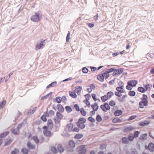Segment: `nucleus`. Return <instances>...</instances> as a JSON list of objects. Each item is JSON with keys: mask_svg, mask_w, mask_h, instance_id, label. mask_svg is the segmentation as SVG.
I'll return each instance as SVG.
<instances>
[{"mask_svg": "<svg viewBox=\"0 0 154 154\" xmlns=\"http://www.w3.org/2000/svg\"><path fill=\"white\" fill-rule=\"evenodd\" d=\"M57 83V82L56 81H54L52 82L46 87V89H48L50 88L55 86Z\"/></svg>", "mask_w": 154, "mask_h": 154, "instance_id": "19", "label": "nucleus"}, {"mask_svg": "<svg viewBox=\"0 0 154 154\" xmlns=\"http://www.w3.org/2000/svg\"><path fill=\"white\" fill-rule=\"evenodd\" d=\"M140 133V132L139 131H135L134 134V138H136L137 137Z\"/></svg>", "mask_w": 154, "mask_h": 154, "instance_id": "52", "label": "nucleus"}, {"mask_svg": "<svg viewBox=\"0 0 154 154\" xmlns=\"http://www.w3.org/2000/svg\"><path fill=\"white\" fill-rule=\"evenodd\" d=\"M147 134L146 133L141 134L140 137V139L141 140H144L146 139Z\"/></svg>", "mask_w": 154, "mask_h": 154, "instance_id": "33", "label": "nucleus"}, {"mask_svg": "<svg viewBox=\"0 0 154 154\" xmlns=\"http://www.w3.org/2000/svg\"><path fill=\"white\" fill-rule=\"evenodd\" d=\"M120 92L119 91H116L115 93V95L117 97H120L122 96V94H120Z\"/></svg>", "mask_w": 154, "mask_h": 154, "instance_id": "64", "label": "nucleus"}, {"mask_svg": "<svg viewBox=\"0 0 154 154\" xmlns=\"http://www.w3.org/2000/svg\"><path fill=\"white\" fill-rule=\"evenodd\" d=\"M70 35V32L69 31H68V33L66 37V42H69V41Z\"/></svg>", "mask_w": 154, "mask_h": 154, "instance_id": "57", "label": "nucleus"}, {"mask_svg": "<svg viewBox=\"0 0 154 154\" xmlns=\"http://www.w3.org/2000/svg\"><path fill=\"white\" fill-rule=\"evenodd\" d=\"M82 71L83 73H87L88 71V70L86 67H84L82 68Z\"/></svg>", "mask_w": 154, "mask_h": 154, "instance_id": "53", "label": "nucleus"}, {"mask_svg": "<svg viewBox=\"0 0 154 154\" xmlns=\"http://www.w3.org/2000/svg\"><path fill=\"white\" fill-rule=\"evenodd\" d=\"M74 108L75 109V110L77 112H79L80 111L79 106L77 104H75L74 105Z\"/></svg>", "mask_w": 154, "mask_h": 154, "instance_id": "58", "label": "nucleus"}, {"mask_svg": "<svg viewBox=\"0 0 154 154\" xmlns=\"http://www.w3.org/2000/svg\"><path fill=\"white\" fill-rule=\"evenodd\" d=\"M19 150L16 148H15L11 152V154H17L19 153Z\"/></svg>", "mask_w": 154, "mask_h": 154, "instance_id": "47", "label": "nucleus"}, {"mask_svg": "<svg viewBox=\"0 0 154 154\" xmlns=\"http://www.w3.org/2000/svg\"><path fill=\"white\" fill-rule=\"evenodd\" d=\"M92 109L95 111H97L99 108V106L96 103H95L94 104L91 105Z\"/></svg>", "mask_w": 154, "mask_h": 154, "instance_id": "21", "label": "nucleus"}, {"mask_svg": "<svg viewBox=\"0 0 154 154\" xmlns=\"http://www.w3.org/2000/svg\"><path fill=\"white\" fill-rule=\"evenodd\" d=\"M60 113V112H57L56 113V117H57V119L60 120L63 119V116Z\"/></svg>", "mask_w": 154, "mask_h": 154, "instance_id": "24", "label": "nucleus"}, {"mask_svg": "<svg viewBox=\"0 0 154 154\" xmlns=\"http://www.w3.org/2000/svg\"><path fill=\"white\" fill-rule=\"evenodd\" d=\"M141 101L145 103V105H147V103L148 104V97L147 95L145 94L143 95V97L141 98Z\"/></svg>", "mask_w": 154, "mask_h": 154, "instance_id": "14", "label": "nucleus"}, {"mask_svg": "<svg viewBox=\"0 0 154 154\" xmlns=\"http://www.w3.org/2000/svg\"><path fill=\"white\" fill-rule=\"evenodd\" d=\"M85 118L82 117L80 118L76 123V124L77 127L81 129L84 128L85 127V125L84 124L86 122Z\"/></svg>", "mask_w": 154, "mask_h": 154, "instance_id": "2", "label": "nucleus"}, {"mask_svg": "<svg viewBox=\"0 0 154 154\" xmlns=\"http://www.w3.org/2000/svg\"><path fill=\"white\" fill-rule=\"evenodd\" d=\"M11 133L14 135H19L20 133V131L17 128H12L11 129Z\"/></svg>", "mask_w": 154, "mask_h": 154, "instance_id": "16", "label": "nucleus"}, {"mask_svg": "<svg viewBox=\"0 0 154 154\" xmlns=\"http://www.w3.org/2000/svg\"><path fill=\"white\" fill-rule=\"evenodd\" d=\"M137 117V116L132 115L130 116L128 119V121H131L135 119Z\"/></svg>", "mask_w": 154, "mask_h": 154, "instance_id": "62", "label": "nucleus"}, {"mask_svg": "<svg viewBox=\"0 0 154 154\" xmlns=\"http://www.w3.org/2000/svg\"><path fill=\"white\" fill-rule=\"evenodd\" d=\"M145 149H149L151 152L154 151V144L152 142H150L148 146H145Z\"/></svg>", "mask_w": 154, "mask_h": 154, "instance_id": "8", "label": "nucleus"}, {"mask_svg": "<svg viewBox=\"0 0 154 154\" xmlns=\"http://www.w3.org/2000/svg\"><path fill=\"white\" fill-rule=\"evenodd\" d=\"M12 142L11 139L7 140L6 139L5 142L4 146H7L9 145Z\"/></svg>", "mask_w": 154, "mask_h": 154, "instance_id": "44", "label": "nucleus"}, {"mask_svg": "<svg viewBox=\"0 0 154 154\" xmlns=\"http://www.w3.org/2000/svg\"><path fill=\"white\" fill-rule=\"evenodd\" d=\"M79 154H85L86 152V149L85 145H81L78 147Z\"/></svg>", "mask_w": 154, "mask_h": 154, "instance_id": "6", "label": "nucleus"}, {"mask_svg": "<svg viewBox=\"0 0 154 154\" xmlns=\"http://www.w3.org/2000/svg\"><path fill=\"white\" fill-rule=\"evenodd\" d=\"M103 74L104 76H105V79H108L109 76V73H108L106 71H105L104 72Z\"/></svg>", "mask_w": 154, "mask_h": 154, "instance_id": "60", "label": "nucleus"}, {"mask_svg": "<svg viewBox=\"0 0 154 154\" xmlns=\"http://www.w3.org/2000/svg\"><path fill=\"white\" fill-rule=\"evenodd\" d=\"M109 105L112 106H114L116 105V103L113 100H111L109 102Z\"/></svg>", "mask_w": 154, "mask_h": 154, "instance_id": "49", "label": "nucleus"}, {"mask_svg": "<svg viewBox=\"0 0 154 154\" xmlns=\"http://www.w3.org/2000/svg\"><path fill=\"white\" fill-rule=\"evenodd\" d=\"M115 69V68H112L110 69H107L106 71L108 73H109L113 72H114Z\"/></svg>", "mask_w": 154, "mask_h": 154, "instance_id": "55", "label": "nucleus"}, {"mask_svg": "<svg viewBox=\"0 0 154 154\" xmlns=\"http://www.w3.org/2000/svg\"><path fill=\"white\" fill-rule=\"evenodd\" d=\"M57 108L58 111L57 112L62 113L64 111V108L60 104H58L57 105Z\"/></svg>", "mask_w": 154, "mask_h": 154, "instance_id": "11", "label": "nucleus"}, {"mask_svg": "<svg viewBox=\"0 0 154 154\" xmlns=\"http://www.w3.org/2000/svg\"><path fill=\"white\" fill-rule=\"evenodd\" d=\"M135 129V128L132 126H129L125 128L123 130V132L126 133L129 131H132Z\"/></svg>", "mask_w": 154, "mask_h": 154, "instance_id": "9", "label": "nucleus"}, {"mask_svg": "<svg viewBox=\"0 0 154 154\" xmlns=\"http://www.w3.org/2000/svg\"><path fill=\"white\" fill-rule=\"evenodd\" d=\"M143 87L146 90V91H147L149 89H150L151 88L152 85L151 84L147 83L146 84H144Z\"/></svg>", "mask_w": 154, "mask_h": 154, "instance_id": "20", "label": "nucleus"}, {"mask_svg": "<svg viewBox=\"0 0 154 154\" xmlns=\"http://www.w3.org/2000/svg\"><path fill=\"white\" fill-rule=\"evenodd\" d=\"M126 88L127 90H129V91H131V90H132V87L131 86V85L130 84L129 85V84H128V82H127V86L126 87Z\"/></svg>", "mask_w": 154, "mask_h": 154, "instance_id": "59", "label": "nucleus"}, {"mask_svg": "<svg viewBox=\"0 0 154 154\" xmlns=\"http://www.w3.org/2000/svg\"><path fill=\"white\" fill-rule=\"evenodd\" d=\"M122 113V111L120 109L117 110L114 112V114L116 116H119Z\"/></svg>", "mask_w": 154, "mask_h": 154, "instance_id": "22", "label": "nucleus"}, {"mask_svg": "<svg viewBox=\"0 0 154 154\" xmlns=\"http://www.w3.org/2000/svg\"><path fill=\"white\" fill-rule=\"evenodd\" d=\"M52 92H51L49 93L48 94H47L45 96H44L42 97L41 98V100H44L45 99L47 98L48 97L49 95L51 96L52 95Z\"/></svg>", "mask_w": 154, "mask_h": 154, "instance_id": "43", "label": "nucleus"}, {"mask_svg": "<svg viewBox=\"0 0 154 154\" xmlns=\"http://www.w3.org/2000/svg\"><path fill=\"white\" fill-rule=\"evenodd\" d=\"M122 120L118 117H116L114 118L112 121V122L114 123H116L118 122H121Z\"/></svg>", "mask_w": 154, "mask_h": 154, "instance_id": "30", "label": "nucleus"}, {"mask_svg": "<svg viewBox=\"0 0 154 154\" xmlns=\"http://www.w3.org/2000/svg\"><path fill=\"white\" fill-rule=\"evenodd\" d=\"M83 135L82 134H78L74 136V138L76 139H79L83 137Z\"/></svg>", "mask_w": 154, "mask_h": 154, "instance_id": "36", "label": "nucleus"}, {"mask_svg": "<svg viewBox=\"0 0 154 154\" xmlns=\"http://www.w3.org/2000/svg\"><path fill=\"white\" fill-rule=\"evenodd\" d=\"M9 134L8 131L5 132L0 134V138H3L7 136Z\"/></svg>", "mask_w": 154, "mask_h": 154, "instance_id": "32", "label": "nucleus"}, {"mask_svg": "<svg viewBox=\"0 0 154 154\" xmlns=\"http://www.w3.org/2000/svg\"><path fill=\"white\" fill-rule=\"evenodd\" d=\"M105 95L101 97V100L103 102H105L108 100V97H107Z\"/></svg>", "mask_w": 154, "mask_h": 154, "instance_id": "39", "label": "nucleus"}, {"mask_svg": "<svg viewBox=\"0 0 154 154\" xmlns=\"http://www.w3.org/2000/svg\"><path fill=\"white\" fill-rule=\"evenodd\" d=\"M43 128L44 130L43 132L44 135L47 137H50L51 136V132L48 130V127L47 126H44Z\"/></svg>", "mask_w": 154, "mask_h": 154, "instance_id": "7", "label": "nucleus"}, {"mask_svg": "<svg viewBox=\"0 0 154 154\" xmlns=\"http://www.w3.org/2000/svg\"><path fill=\"white\" fill-rule=\"evenodd\" d=\"M122 141L124 144H128L129 142V140L128 138L126 137H124L122 138Z\"/></svg>", "mask_w": 154, "mask_h": 154, "instance_id": "25", "label": "nucleus"}, {"mask_svg": "<svg viewBox=\"0 0 154 154\" xmlns=\"http://www.w3.org/2000/svg\"><path fill=\"white\" fill-rule=\"evenodd\" d=\"M129 85H131V86L134 87L136 86L137 83V81L136 80H131L128 82Z\"/></svg>", "mask_w": 154, "mask_h": 154, "instance_id": "10", "label": "nucleus"}, {"mask_svg": "<svg viewBox=\"0 0 154 154\" xmlns=\"http://www.w3.org/2000/svg\"><path fill=\"white\" fill-rule=\"evenodd\" d=\"M145 103H144L142 101H141L139 102V107L141 108H143L144 107V106H146L148 105V104L147 103V105H145Z\"/></svg>", "mask_w": 154, "mask_h": 154, "instance_id": "23", "label": "nucleus"}, {"mask_svg": "<svg viewBox=\"0 0 154 154\" xmlns=\"http://www.w3.org/2000/svg\"><path fill=\"white\" fill-rule=\"evenodd\" d=\"M124 71V69L123 68L115 69L114 71L112 74L113 76H118L121 74Z\"/></svg>", "mask_w": 154, "mask_h": 154, "instance_id": "4", "label": "nucleus"}, {"mask_svg": "<svg viewBox=\"0 0 154 154\" xmlns=\"http://www.w3.org/2000/svg\"><path fill=\"white\" fill-rule=\"evenodd\" d=\"M42 18V13L39 11L35 13L34 15L31 17L30 20L33 22H36L40 21Z\"/></svg>", "mask_w": 154, "mask_h": 154, "instance_id": "1", "label": "nucleus"}, {"mask_svg": "<svg viewBox=\"0 0 154 154\" xmlns=\"http://www.w3.org/2000/svg\"><path fill=\"white\" fill-rule=\"evenodd\" d=\"M87 105V106L88 107H90L91 106L90 103L89 101V100L87 101V100H84L83 101Z\"/></svg>", "mask_w": 154, "mask_h": 154, "instance_id": "63", "label": "nucleus"}, {"mask_svg": "<svg viewBox=\"0 0 154 154\" xmlns=\"http://www.w3.org/2000/svg\"><path fill=\"white\" fill-rule=\"evenodd\" d=\"M80 111L81 114L83 116H85L86 115V112L83 108H82L81 109Z\"/></svg>", "mask_w": 154, "mask_h": 154, "instance_id": "45", "label": "nucleus"}, {"mask_svg": "<svg viewBox=\"0 0 154 154\" xmlns=\"http://www.w3.org/2000/svg\"><path fill=\"white\" fill-rule=\"evenodd\" d=\"M47 39H41L40 42H38L36 45H35V49L36 50H38L40 49L43 48L45 46L44 43L45 42L47 41Z\"/></svg>", "mask_w": 154, "mask_h": 154, "instance_id": "3", "label": "nucleus"}, {"mask_svg": "<svg viewBox=\"0 0 154 154\" xmlns=\"http://www.w3.org/2000/svg\"><path fill=\"white\" fill-rule=\"evenodd\" d=\"M106 95L107 97H108V98H110L114 95V93L112 91H110L107 93Z\"/></svg>", "mask_w": 154, "mask_h": 154, "instance_id": "37", "label": "nucleus"}, {"mask_svg": "<svg viewBox=\"0 0 154 154\" xmlns=\"http://www.w3.org/2000/svg\"><path fill=\"white\" fill-rule=\"evenodd\" d=\"M65 109L68 113H70L72 111L71 107L69 106H66L65 107Z\"/></svg>", "mask_w": 154, "mask_h": 154, "instance_id": "35", "label": "nucleus"}, {"mask_svg": "<svg viewBox=\"0 0 154 154\" xmlns=\"http://www.w3.org/2000/svg\"><path fill=\"white\" fill-rule=\"evenodd\" d=\"M54 120L55 124L57 125L60 123V121L59 120V119H57L56 117H54Z\"/></svg>", "mask_w": 154, "mask_h": 154, "instance_id": "51", "label": "nucleus"}, {"mask_svg": "<svg viewBox=\"0 0 154 154\" xmlns=\"http://www.w3.org/2000/svg\"><path fill=\"white\" fill-rule=\"evenodd\" d=\"M128 95L131 97H134L136 95V92L133 91H130L128 93Z\"/></svg>", "mask_w": 154, "mask_h": 154, "instance_id": "42", "label": "nucleus"}, {"mask_svg": "<svg viewBox=\"0 0 154 154\" xmlns=\"http://www.w3.org/2000/svg\"><path fill=\"white\" fill-rule=\"evenodd\" d=\"M69 95L74 98H76L77 97L76 94L73 91H69Z\"/></svg>", "mask_w": 154, "mask_h": 154, "instance_id": "28", "label": "nucleus"}, {"mask_svg": "<svg viewBox=\"0 0 154 154\" xmlns=\"http://www.w3.org/2000/svg\"><path fill=\"white\" fill-rule=\"evenodd\" d=\"M69 144L70 147L72 148H74L75 146V144L74 142L72 140H70L69 142Z\"/></svg>", "mask_w": 154, "mask_h": 154, "instance_id": "26", "label": "nucleus"}, {"mask_svg": "<svg viewBox=\"0 0 154 154\" xmlns=\"http://www.w3.org/2000/svg\"><path fill=\"white\" fill-rule=\"evenodd\" d=\"M75 88L77 91V93H78L81 91L82 88L81 86H79L77 87H75Z\"/></svg>", "mask_w": 154, "mask_h": 154, "instance_id": "61", "label": "nucleus"}, {"mask_svg": "<svg viewBox=\"0 0 154 154\" xmlns=\"http://www.w3.org/2000/svg\"><path fill=\"white\" fill-rule=\"evenodd\" d=\"M137 91L139 92L142 93H144L146 91L145 88L142 87H138L137 88Z\"/></svg>", "mask_w": 154, "mask_h": 154, "instance_id": "27", "label": "nucleus"}, {"mask_svg": "<svg viewBox=\"0 0 154 154\" xmlns=\"http://www.w3.org/2000/svg\"><path fill=\"white\" fill-rule=\"evenodd\" d=\"M97 79L101 82H103L104 80V77L103 74H99L97 77Z\"/></svg>", "mask_w": 154, "mask_h": 154, "instance_id": "17", "label": "nucleus"}, {"mask_svg": "<svg viewBox=\"0 0 154 154\" xmlns=\"http://www.w3.org/2000/svg\"><path fill=\"white\" fill-rule=\"evenodd\" d=\"M21 152L23 154H28L29 151L28 149L25 148H23L21 149Z\"/></svg>", "mask_w": 154, "mask_h": 154, "instance_id": "29", "label": "nucleus"}, {"mask_svg": "<svg viewBox=\"0 0 154 154\" xmlns=\"http://www.w3.org/2000/svg\"><path fill=\"white\" fill-rule=\"evenodd\" d=\"M88 119L91 123H94L95 121V119L91 116L89 117L88 118Z\"/></svg>", "mask_w": 154, "mask_h": 154, "instance_id": "50", "label": "nucleus"}, {"mask_svg": "<svg viewBox=\"0 0 154 154\" xmlns=\"http://www.w3.org/2000/svg\"><path fill=\"white\" fill-rule=\"evenodd\" d=\"M150 123L149 121L148 120H145L142 122H140L139 123V125L140 126L143 127L146 125H148Z\"/></svg>", "mask_w": 154, "mask_h": 154, "instance_id": "13", "label": "nucleus"}, {"mask_svg": "<svg viewBox=\"0 0 154 154\" xmlns=\"http://www.w3.org/2000/svg\"><path fill=\"white\" fill-rule=\"evenodd\" d=\"M84 97L85 98V100H89L90 98L91 97V96L89 94H87L84 95Z\"/></svg>", "mask_w": 154, "mask_h": 154, "instance_id": "54", "label": "nucleus"}, {"mask_svg": "<svg viewBox=\"0 0 154 154\" xmlns=\"http://www.w3.org/2000/svg\"><path fill=\"white\" fill-rule=\"evenodd\" d=\"M51 150L53 152L56 153H57L58 151L57 149L54 146H52L51 148Z\"/></svg>", "mask_w": 154, "mask_h": 154, "instance_id": "34", "label": "nucleus"}, {"mask_svg": "<svg viewBox=\"0 0 154 154\" xmlns=\"http://www.w3.org/2000/svg\"><path fill=\"white\" fill-rule=\"evenodd\" d=\"M32 139L35 142L36 144H38L39 143V141L38 137L37 136H34L32 137Z\"/></svg>", "mask_w": 154, "mask_h": 154, "instance_id": "40", "label": "nucleus"}, {"mask_svg": "<svg viewBox=\"0 0 154 154\" xmlns=\"http://www.w3.org/2000/svg\"><path fill=\"white\" fill-rule=\"evenodd\" d=\"M134 138H135L134 137L132 134L130 133L129 134L128 139L129 141L131 142H132L133 141Z\"/></svg>", "mask_w": 154, "mask_h": 154, "instance_id": "31", "label": "nucleus"}, {"mask_svg": "<svg viewBox=\"0 0 154 154\" xmlns=\"http://www.w3.org/2000/svg\"><path fill=\"white\" fill-rule=\"evenodd\" d=\"M57 151L61 153L64 151V149L63 148L61 144H58L57 146Z\"/></svg>", "mask_w": 154, "mask_h": 154, "instance_id": "15", "label": "nucleus"}, {"mask_svg": "<svg viewBox=\"0 0 154 154\" xmlns=\"http://www.w3.org/2000/svg\"><path fill=\"white\" fill-rule=\"evenodd\" d=\"M6 101L5 100H3L0 102V109L2 108L5 105Z\"/></svg>", "mask_w": 154, "mask_h": 154, "instance_id": "41", "label": "nucleus"}, {"mask_svg": "<svg viewBox=\"0 0 154 154\" xmlns=\"http://www.w3.org/2000/svg\"><path fill=\"white\" fill-rule=\"evenodd\" d=\"M124 85H121L117 87L116 88V89L117 91H119L120 93H123L124 92V91L123 90Z\"/></svg>", "mask_w": 154, "mask_h": 154, "instance_id": "18", "label": "nucleus"}, {"mask_svg": "<svg viewBox=\"0 0 154 154\" xmlns=\"http://www.w3.org/2000/svg\"><path fill=\"white\" fill-rule=\"evenodd\" d=\"M55 101L57 103L59 104L61 103L62 101V98L60 97H56Z\"/></svg>", "mask_w": 154, "mask_h": 154, "instance_id": "38", "label": "nucleus"}, {"mask_svg": "<svg viewBox=\"0 0 154 154\" xmlns=\"http://www.w3.org/2000/svg\"><path fill=\"white\" fill-rule=\"evenodd\" d=\"M40 118L44 122H46L47 120V118L45 116L44 114L42 116L40 117Z\"/></svg>", "mask_w": 154, "mask_h": 154, "instance_id": "56", "label": "nucleus"}, {"mask_svg": "<svg viewBox=\"0 0 154 154\" xmlns=\"http://www.w3.org/2000/svg\"><path fill=\"white\" fill-rule=\"evenodd\" d=\"M67 127H68V131H72L73 128V125L71 124H69L67 125Z\"/></svg>", "mask_w": 154, "mask_h": 154, "instance_id": "48", "label": "nucleus"}, {"mask_svg": "<svg viewBox=\"0 0 154 154\" xmlns=\"http://www.w3.org/2000/svg\"><path fill=\"white\" fill-rule=\"evenodd\" d=\"M96 120L98 122H100L102 120V117L99 114H97V115L96 118Z\"/></svg>", "mask_w": 154, "mask_h": 154, "instance_id": "46", "label": "nucleus"}, {"mask_svg": "<svg viewBox=\"0 0 154 154\" xmlns=\"http://www.w3.org/2000/svg\"><path fill=\"white\" fill-rule=\"evenodd\" d=\"M100 107L104 112H106L110 109V107L107 103H105L101 105Z\"/></svg>", "mask_w": 154, "mask_h": 154, "instance_id": "5", "label": "nucleus"}, {"mask_svg": "<svg viewBox=\"0 0 154 154\" xmlns=\"http://www.w3.org/2000/svg\"><path fill=\"white\" fill-rule=\"evenodd\" d=\"M27 146L29 149H35V146L32 144L30 141H28L27 143Z\"/></svg>", "mask_w": 154, "mask_h": 154, "instance_id": "12", "label": "nucleus"}]
</instances>
